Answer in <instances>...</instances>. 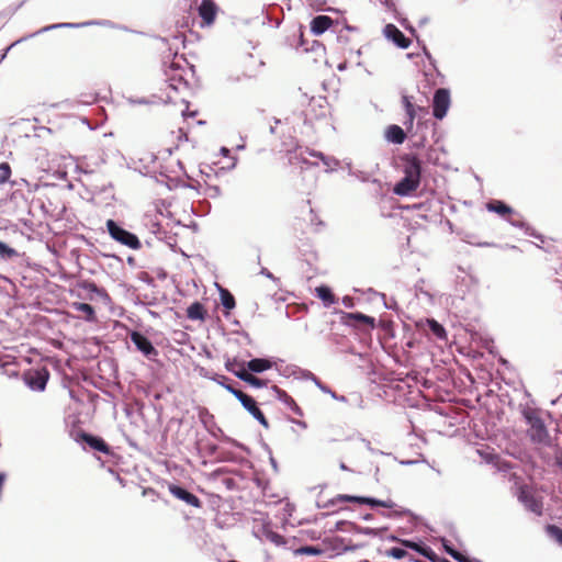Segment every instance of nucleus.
Wrapping results in <instances>:
<instances>
[{
    "mask_svg": "<svg viewBox=\"0 0 562 562\" xmlns=\"http://www.w3.org/2000/svg\"><path fill=\"white\" fill-rule=\"evenodd\" d=\"M486 207L488 211L495 212L504 218H508V216L513 214V209L499 200L488 202Z\"/></svg>",
    "mask_w": 562,
    "mask_h": 562,
    "instance_id": "obj_19",
    "label": "nucleus"
},
{
    "mask_svg": "<svg viewBox=\"0 0 562 562\" xmlns=\"http://www.w3.org/2000/svg\"><path fill=\"white\" fill-rule=\"evenodd\" d=\"M306 216L308 217L310 225L313 228V231H316V227L322 224L321 221L317 220L316 214L314 213L313 209L308 205L306 210Z\"/></svg>",
    "mask_w": 562,
    "mask_h": 562,
    "instance_id": "obj_31",
    "label": "nucleus"
},
{
    "mask_svg": "<svg viewBox=\"0 0 562 562\" xmlns=\"http://www.w3.org/2000/svg\"><path fill=\"white\" fill-rule=\"evenodd\" d=\"M72 26H75V24H72V23H59V24L53 25L52 27H72Z\"/></svg>",
    "mask_w": 562,
    "mask_h": 562,
    "instance_id": "obj_42",
    "label": "nucleus"
},
{
    "mask_svg": "<svg viewBox=\"0 0 562 562\" xmlns=\"http://www.w3.org/2000/svg\"><path fill=\"white\" fill-rule=\"evenodd\" d=\"M246 367L249 371L260 373L266 370L271 369L272 362L268 359L256 358L246 363Z\"/></svg>",
    "mask_w": 562,
    "mask_h": 562,
    "instance_id": "obj_20",
    "label": "nucleus"
},
{
    "mask_svg": "<svg viewBox=\"0 0 562 562\" xmlns=\"http://www.w3.org/2000/svg\"><path fill=\"white\" fill-rule=\"evenodd\" d=\"M345 324L353 325V322L366 324L370 327H374L375 321L373 317L364 315L362 313H347L344 316Z\"/></svg>",
    "mask_w": 562,
    "mask_h": 562,
    "instance_id": "obj_18",
    "label": "nucleus"
},
{
    "mask_svg": "<svg viewBox=\"0 0 562 562\" xmlns=\"http://www.w3.org/2000/svg\"><path fill=\"white\" fill-rule=\"evenodd\" d=\"M386 137L390 142L400 145L404 143L406 134L401 126L390 125L386 131Z\"/></svg>",
    "mask_w": 562,
    "mask_h": 562,
    "instance_id": "obj_21",
    "label": "nucleus"
},
{
    "mask_svg": "<svg viewBox=\"0 0 562 562\" xmlns=\"http://www.w3.org/2000/svg\"><path fill=\"white\" fill-rule=\"evenodd\" d=\"M338 70L342 71L347 68V61H344V63H340L338 66H337Z\"/></svg>",
    "mask_w": 562,
    "mask_h": 562,
    "instance_id": "obj_44",
    "label": "nucleus"
},
{
    "mask_svg": "<svg viewBox=\"0 0 562 562\" xmlns=\"http://www.w3.org/2000/svg\"><path fill=\"white\" fill-rule=\"evenodd\" d=\"M207 315V311L205 306L200 302H193L187 308V317L191 321H201L204 322Z\"/></svg>",
    "mask_w": 562,
    "mask_h": 562,
    "instance_id": "obj_17",
    "label": "nucleus"
},
{
    "mask_svg": "<svg viewBox=\"0 0 562 562\" xmlns=\"http://www.w3.org/2000/svg\"><path fill=\"white\" fill-rule=\"evenodd\" d=\"M296 425H299L302 428H307V424L304 420H293Z\"/></svg>",
    "mask_w": 562,
    "mask_h": 562,
    "instance_id": "obj_43",
    "label": "nucleus"
},
{
    "mask_svg": "<svg viewBox=\"0 0 562 562\" xmlns=\"http://www.w3.org/2000/svg\"><path fill=\"white\" fill-rule=\"evenodd\" d=\"M555 462L559 467L562 468V450H560L559 452H557L555 454Z\"/></svg>",
    "mask_w": 562,
    "mask_h": 562,
    "instance_id": "obj_40",
    "label": "nucleus"
},
{
    "mask_svg": "<svg viewBox=\"0 0 562 562\" xmlns=\"http://www.w3.org/2000/svg\"><path fill=\"white\" fill-rule=\"evenodd\" d=\"M49 378L46 368L31 369L24 372L23 381L33 391H44Z\"/></svg>",
    "mask_w": 562,
    "mask_h": 562,
    "instance_id": "obj_6",
    "label": "nucleus"
},
{
    "mask_svg": "<svg viewBox=\"0 0 562 562\" xmlns=\"http://www.w3.org/2000/svg\"><path fill=\"white\" fill-rule=\"evenodd\" d=\"M416 109H417L419 112H425V113L427 112V109H426V108L418 106V108H416Z\"/></svg>",
    "mask_w": 562,
    "mask_h": 562,
    "instance_id": "obj_46",
    "label": "nucleus"
},
{
    "mask_svg": "<svg viewBox=\"0 0 562 562\" xmlns=\"http://www.w3.org/2000/svg\"><path fill=\"white\" fill-rule=\"evenodd\" d=\"M148 494H151L154 496H158V494L156 493V491L154 488H145L143 491V495H148Z\"/></svg>",
    "mask_w": 562,
    "mask_h": 562,
    "instance_id": "obj_41",
    "label": "nucleus"
},
{
    "mask_svg": "<svg viewBox=\"0 0 562 562\" xmlns=\"http://www.w3.org/2000/svg\"><path fill=\"white\" fill-rule=\"evenodd\" d=\"M85 288H86L88 291H90V292H98V291H99L98 286H97L94 283H92V282H90V283H86V284H85Z\"/></svg>",
    "mask_w": 562,
    "mask_h": 562,
    "instance_id": "obj_39",
    "label": "nucleus"
},
{
    "mask_svg": "<svg viewBox=\"0 0 562 562\" xmlns=\"http://www.w3.org/2000/svg\"><path fill=\"white\" fill-rule=\"evenodd\" d=\"M221 301L223 306L227 310H233L236 305L235 297L228 290L225 289L221 290Z\"/></svg>",
    "mask_w": 562,
    "mask_h": 562,
    "instance_id": "obj_27",
    "label": "nucleus"
},
{
    "mask_svg": "<svg viewBox=\"0 0 562 562\" xmlns=\"http://www.w3.org/2000/svg\"><path fill=\"white\" fill-rule=\"evenodd\" d=\"M221 9L213 0H202L198 7V14L201 18V26L210 27L215 23Z\"/></svg>",
    "mask_w": 562,
    "mask_h": 562,
    "instance_id": "obj_7",
    "label": "nucleus"
},
{
    "mask_svg": "<svg viewBox=\"0 0 562 562\" xmlns=\"http://www.w3.org/2000/svg\"><path fill=\"white\" fill-rule=\"evenodd\" d=\"M384 34L401 48H407L411 45V40L394 24H387L384 27Z\"/></svg>",
    "mask_w": 562,
    "mask_h": 562,
    "instance_id": "obj_13",
    "label": "nucleus"
},
{
    "mask_svg": "<svg viewBox=\"0 0 562 562\" xmlns=\"http://www.w3.org/2000/svg\"><path fill=\"white\" fill-rule=\"evenodd\" d=\"M225 389H226L229 393H232V394H233L237 400H238V395H239V393H244L243 391L235 389V387H234L233 385H231V384H226V385H225Z\"/></svg>",
    "mask_w": 562,
    "mask_h": 562,
    "instance_id": "obj_37",
    "label": "nucleus"
},
{
    "mask_svg": "<svg viewBox=\"0 0 562 562\" xmlns=\"http://www.w3.org/2000/svg\"><path fill=\"white\" fill-rule=\"evenodd\" d=\"M522 414L529 426L527 434L530 440L535 443L549 445L550 436L540 412L535 408H527Z\"/></svg>",
    "mask_w": 562,
    "mask_h": 562,
    "instance_id": "obj_2",
    "label": "nucleus"
},
{
    "mask_svg": "<svg viewBox=\"0 0 562 562\" xmlns=\"http://www.w3.org/2000/svg\"><path fill=\"white\" fill-rule=\"evenodd\" d=\"M168 490L175 497L183 501L188 505H191L195 508H200L202 506V502L200 501L199 497H196L194 494L190 493L189 491H187L178 485L170 484Z\"/></svg>",
    "mask_w": 562,
    "mask_h": 562,
    "instance_id": "obj_12",
    "label": "nucleus"
},
{
    "mask_svg": "<svg viewBox=\"0 0 562 562\" xmlns=\"http://www.w3.org/2000/svg\"><path fill=\"white\" fill-rule=\"evenodd\" d=\"M547 535L562 547V529L555 525L546 526Z\"/></svg>",
    "mask_w": 562,
    "mask_h": 562,
    "instance_id": "obj_26",
    "label": "nucleus"
},
{
    "mask_svg": "<svg viewBox=\"0 0 562 562\" xmlns=\"http://www.w3.org/2000/svg\"><path fill=\"white\" fill-rule=\"evenodd\" d=\"M11 177V167L8 162L0 164V184L5 183Z\"/></svg>",
    "mask_w": 562,
    "mask_h": 562,
    "instance_id": "obj_30",
    "label": "nucleus"
},
{
    "mask_svg": "<svg viewBox=\"0 0 562 562\" xmlns=\"http://www.w3.org/2000/svg\"><path fill=\"white\" fill-rule=\"evenodd\" d=\"M76 440L86 442L91 449L105 454H109L111 451L109 445L101 437L90 435L86 431H80Z\"/></svg>",
    "mask_w": 562,
    "mask_h": 562,
    "instance_id": "obj_11",
    "label": "nucleus"
},
{
    "mask_svg": "<svg viewBox=\"0 0 562 562\" xmlns=\"http://www.w3.org/2000/svg\"><path fill=\"white\" fill-rule=\"evenodd\" d=\"M416 112H417V109L416 106H414L411 111H406V114H407V123L409 125V127L413 126V123H414V120H415V116H416Z\"/></svg>",
    "mask_w": 562,
    "mask_h": 562,
    "instance_id": "obj_35",
    "label": "nucleus"
},
{
    "mask_svg": "<svg viewBox=\"0 0 562 562\" xmlns=\"http://www.w3.org/2000/svg\"><path fill=\"white\" fill-rule=\"evenodd\" d=\"M443 562H450V561H448V560H445Z\"/></svg>",
    "mask_w": 562,
    "mask_h": 562,
    "instance_id": "obj_48",
    "label": "nucleus"
},
{
    "mask_svg": "<svg viewBox=\"0 0 562 562\" xmlns=\"http://www.w3.org/2000/svg\"><path fill=\"white\" fill-rule=\"evenodd\" d=\"M446 551L448 554H450L454 560L459 562H470L469 559H467L464 555H462L460 552L452 548L446 546Z\"/></svg>",
    "mask_w": 562,
    "mask_h": 562,
    "instance_id": "obj_32",
    "label": "nucleus"
},
{
    "mask_svg": "<svg viewBox=\"0 0 562 562\" xmlns=\"http://www.w3.org/2000/svg\"><path fill=\"white\" fill-rule=\"evenodd\" d=\"M283 404L289 408L291 409V412L299 416V417H303L304 416V413H303V409L297 405V403L294 401V398L292 396H289L284 402Z\"/></svg>",
    "mask_w": 562,
    "mask_h": 562,
    "instance_id": "obj_29",
    "label": "nucleus"
},
{
    "mask_svg": "<svg viewBox=\"0 0 562 562\" xmlns=\"http://www.w3.org/2000/svg\"><path fill=\"white\" fill-rule=\"evenodd\" d=\"M106 227L110 236L122 245H125L132 249H137L140 247V243L137 236L120 227L113 220L106 221Z\"/></svg>",
    "mask_w": 562,
    "mask_h": 562,
    "instance_id": "obj_5",
    "label": "nucleus"
},
{
    "mask_svg": "<svg viewBox=\"0 0 562 562\" xmlns=\"http://www.w3.org/2000/svg\"><path fill=\"white\" fill-rule=\"evenodd\" d=\"M71 307L79 312V313H82L83 315V318L87 321V322H94L95 321V312H94V308L88 304V303H80V302H74L71 304Z\"/></svg>",
    "mask_w": 562,
    "mask_h": 562,
    "instance_id": "obj_22",
    "label": "nucleus"
},
{
    "mask_svg": "<svg viewBox=\"0 0 562 562\" xmlns=\"http://www.w3.org/2000/svg\"><path fill=\"white\" fill-rule=\"evenodd\" d=\"M344 502H351V503H358V504H367L371 507H384V508H394L395 503L391 499H375L371 497H364V496H352L347 494H338L334 498L329 501L331 505H337Z\"/></svg>",
    "mask_w": 562,
    "mask_h": 562,
    "instance_id": "obj_3",
    "label": "nucleus"
},
{
    "mask_svg": "<svg viewBox=\"0 0 562 562\" xmlns=\"http://www.w3.org/2000/svg\"><path fill=\"white\" fill-rule=\"evenodd\" d=\"M296 229H299L302 234H305L307 232L305 227L302 226V224H300V227H296Z\"/></svg>",
    "mask_w": 562,
    "mask_h": 562,
    "instance_id": "obj_45",
    "label": "nucleus"
},
{
    "mask_svg": "<svg viewBox=\"0 0 562 562\" xmlns=\"http://www.w3.org/2000/svg\"><path fill=\"white\" fill-rule=\"evenodd\" d=\"M226 369L234 375H236L238 379L248 383L251 386L262 387L267 386L268 384V380H262L255 376L254 374L246 370L244 362H238L236 359L227 361Z\"/></svg>",
    "mask_w": 562,
    "mask_h": 562,
    "instance_id": "obj_4",
    "label": "nucleus"
},
{
    "mask_svg": "<svg viewBox=\"0 0 562 562\" xmlns=\"http://www.w3.org/2000/svg\"><path fill=\"white\" fill-rule=\"evenodd\" d=\"M18 251L14 248H11L7 244L0 240V257L2 259H12L14 257H18Z\"/></svg>",
    "mask_w": 562,
    "mask_h": 562,
    "instance_id": "obj_28",
    "label": "nucleus"
},
{
    "mask_svg": "<svg viewBox=\"0 0 562 562\" xmlns=\"http://www.w3.org/2000/svg\"><path fill=\"white\" fill-rule=\"evenodd\" d=\"M450 92L448 89L436 90L432 100V114L437 120H442L450 108Z\"/></svg>",
    "mask_w": 562,
    "mask_h": 562,
    "instance_id": "obj_8",
    "label": "nucleus"
},
{
    "mask_svg": "<svg viewBox=\"0 0 562 562\" xmlns=\"http://www.w3.org/2000/svg\"><path fill=\"white\" fill-rule=\"evenodd\" d=\"M315 291L317 296L324 302L326 306H330L336 303V296L328 286L321 285L317 286Z\"/></svg>",
    "mask_w": 562,
    "mask_h": 562,
    "instance_id": "obj_24",
    "label": "nucleus"
},
{
    "mask_svg": "<svg viewBox=\"0 0 562 562\" xmlns=\"http://www.w3.org/2000/svg\"><path fill=\"white\" fill-rule=\"evenodd\" d=\"M403 543L406 548L417 551L418 553H420L425 558L429 559L430 561H434L436 558V553L429 547L422 546V544L413 542V541H404Z\"/></svg>",
    "mask_w": 562,
    "mask_h": 562,
    "instance_id": "obj_23",
    "label": "nucleus"
},
{
    "mask_svg": "<svg viewBox=\"0 0 562 562\" xmlns=\"http://www.w3.org/2000/svg\"><path fill=\"white\" fill-rule=\"evenodd\" d=\"M333 25V19L327 15H317L311 22V31L315 35H321Z\"/></svg>",
    "mask_w": 562,
    "mask_h": 562,
    "instance_id": "obj_16",
    "label": "nucleus"
},
{
    "mask_svg": "<svg viewBox=\"0 0 562 562\" xmlns=\"http://www.w3.org/2000/svg\"><path fill=\"white\" fill-rule=\"evenodd\" d=\"M353 32H356V29L348 25L339 31L337 41L341 45V49L349 50V53L355 52V47L351 45ZM356 53L360 55V49H356Z\"/></svg>",
    "mask_w": 562,
    "mask_h": 562,
    "instance_id": "obj_15",
    "label": "nucleus"
},
{
    "mask_svg": "<svg viewBox=\"0 0 562 562\" xmlns=\"http://www.w3.org/2000/svg\"><path fill=\"white\" fill-rule=\"evenodd\" d=\"M427 324L431 333L441 340H447V331L436 319H427Z\"/></svg>",
    "mask_w": 562,
    "mask_h": 562,
    "instance_id": "obj_25",
    "label": "nucleus"
},
{
    "mask_svg": "<svg viewBox=\"0 0 562 562\" xmlns=\"http://www.w3.org/2000/svg\"><path fill=\"white\" fill-rule=\"evenodd\" d=\"M340 469H341V470H345V471H346V470H348V468H347V465H346L345 463H341V464H340Z\"/></svg>",
    "mask_w": 562,
    "mask_h": 562,
    "instance_id": "obj_47",
    "label": "nucleus"
},
{
    "mask_svg": "<svg viewBox=\"0 0 562 562\" xmlns=\"http://www.w3.org/2000/svg\"><path fill=\"white\" fill-rule=\"evenodd\" d=\"M238 401L249 412V414L257 419L266 428L269 426L268 419L257 406L256 401L246 393H239Z\"/></svg>",
    "mask_w": 562,
    "mask_h": 562,
    "instance_id": "obj_9",
    "label": "nucleus"
},
{
    "mask_svg": "<svg viewBox=\"0 0 562 562\" xmlns=\"http://www.w3.org/2000/svg\"><path fill=\"white\" fill-rule=\"evenodd\" d=\"M301 551L308 554H318L321 552L319 549L314 547H304L301 549Z\"/></svg>",
    "mask_w": 562,
    "mask_h": 562,
    "instance_id": "obj_38",
    "label": "nucleus"
},
{
    "mask_svg": "<svg viewBox=\"0 0 562 562\" xmlns=\"http://www.w3.org/2000/svg\"><path fill=\"white\" fill-rule=\"evenodd\" d=\"M130 337H131V340L133 341V344L136 346V348L145 357L150 359V358L158 356L157 349L153 346L150 340L147 337H145L142 333L132 331Z\"/></svg>",
    "mask_w": 562,
    "mask_h": 562,
    "instance_id": "obj_10",
    "label": "nucleus"
},
{
    "mask_svg": "<svg viewBox=\"0 0 562 562\" xmlns=\"http://www.w3.org/2000/svg\"><path fill=\"white\" fill-rule=\"evenodd\" d=\"M272 391L274 392L276 397L282 403L290 396L284 390L280 389L277 385L272 386Z\"/></svg>",
    "mask_w": 562,
    "mask_h": 562,
    "instance_id": "obj_33",
    "label": "nucleus"
},
{
    "mask_svg": "<svg viewBox=\"0 0 562 562\" xmlns=\"http://www.w3.org/2000/svg\"><path fill=\"white\" fill-rule=\"evenodd\" d=\"M403 105L405 108V111H411L415 105L411 102L409 98L407 95H404L403 99Z\"/></svg>",
    "mask_w": 562,
    "mask_h": 562,
    "instance_id": "obj_36",
    "label": "nucleus"
},
{
    "mask_svg": "<svg viewBox=\"0 0 562 562\" xmlns=\"http://www.w3.org/2000/svg\"><path fill=\"white\" fill-rule=\"evenodd\" d=\"M401 160L404 178L395 184L393 192L406 196L416 191L420 184L422 161L414 154H405L401 157Z\"/></svg>",
    "mask_w": 562,
    "mask_h": 562,
    "instance_id": "obj_1",
    "label": "nucleus"
},
{
    "mask_svg": "<svg viewBox=\"0 0 562 562\" xmlns=\"http://www.w3.org/2000/svg\"><path fill=\"white\" fill-rule=\"evenodd\" d=\"M519 499L524 503L527 509L530 512L541 515L542 514V502L539 501L533 494L526 488H521L519 493Z\"/></svg>",
    "mask_w": 562,
    "mask_h": 562,
    "instance_id": "obj_14",
    "label": "nucleus"
},
{
    "mask_svg": "<svg viewBox=\"0 0 562 562\" xmlns=\"http://www.w3.org/2000/svg\"><path fill=\"white\" fill-rule=\"evenodd\" d=\"M389 554L395 559H402L406 555V551L402 548H392Z\"/></svg>",
    "mask_w": 562,
    "mask_h": 562,
    "instance_id": "obj_34",
    "label": "nucleus"
}]
</instances>
